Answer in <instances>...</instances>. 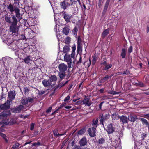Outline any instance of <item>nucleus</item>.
<instances>
[{"label":"nucleus","instance_id":"473e14b6","mask_svg":"<svg viewBox=\"0 0 149 149\" xmlns=\"http://www.w3.org/2000/svg\"><path fill=\"white\" fill-rule=\"evenodd\" d=\"M141 121L142 122L143 124H145L146 126L149 125V123L147 120L144 118H141L140 119Z\"/></svg>","mask_w":149,"mask_h":149},{"label":"nucleus","instance_id":"338daca9","mask_svg":"<svg viewBox=\"0 0 149 149\" xmlns=\"http://www.w3.org/2000/svg\"><path fill=\"white\" fill-rule=\"evenodd\" d=\"M114 92H115V91H110H110H108V93L110 94L114 95Z\"/></svg>","mask_w":149,"mask_h":149},{"label":"nucleus","instance_id":"39448f33","mask_svg":"<svg viewBox=\"0 0 149 149\" xmlns=\"http://www.w3.org/2000/svg\"><path fill=\"white\" fill-rule=\"evenodd\" d=\"M24 107L22 105H20L19 106L14 108H11V111L12 112L15 113H20Z\"/></svg>","mask_w":149,"mask_h":149},{"label":"nucleus","instance_id":"7c9ffc66","mask_svg":"<svg viewBox=\"0 0 149 149\" xmlns=\"http://www.w3.org/2000/svg\"><path fill=\"white\" fill-rule=\"evenodd\" d=\"M69 29L68 27H65L63 29V32L66 35H68L69 32Z\"/></svg>","mask_w":149,"mask_h":149},{"label":"nucleus","instance_id":"864d4df0","mask_svg":"<svg viewBox=\"0 0 149 149\" xmlns=\"http://www.w3.org/2000/svg\"><path fill=\"white\" fill-rule=\"evenodd\" d=\"M83 102L82 101L80 100L77 101L75 103V104L76 105H80Z\"/></svg>","mask_w":149,"mask_h":149},{"label":"nucleus","instance_id":"4c0bfd02","mask_svg":"<svg viewBox=\"0 0 149 149\" xmlns=\"http://www.w3.org/2000/svg\"><path fill=\"white\" fill-rule=\"evenodd\" d=\"M0 136H1L4 139L6 142L7 143L8 142V140L6 138V134L1 133H0Z\"/></svg>","mask_w":149,"mask_h":149},{"label":"nucleus","instance_id":"f704fd0d","mask_svg":"<svg viewBox=\"0 0 149 149\" xmlns=\"http://www.w3.org/2000/svg\"><path fill=\"white\" fill-rule=\"evenodd\" d=\"M105 140L104 138L102 137L99 140L98 142L99 144L100 145L103 144L105 143Z\"/></svg>","mask_w":149,"mask_h":149},{"label":"nucleus","instance_id":"72a5a7b5","mask_svg":"<svg viewBox=\"0 0 149 149\" xmlns=\"http://www.w3.org/2000/svg\"><path fill=\"white\" fill-rule=\"evenodd\" d=\"M30 56H29L25 58L24 59V61L25 63L27 64L29 63L30 61L31 60L30 58Z\"/></svg>","mask_w":149,"mask_h":149},{"label":"nucleus","instance_id":"423d86ee","mask_svg":"<svg viewBox=\"0 0 149 149\" xmlns=\"http://www.w3.org/2000/svg\"><path fill=\"white\" fill-rule=\"evenodd\" d=\"M11 114L10 111L9 110L4 111L0 113V119H3L4 118H6L8 116Z\"/></svg>","mask_w":149,"mask_h":149},{"label":"nucleus","instance_id":"8fccbe9b","mask_svg":"<svg viewBox=\"0 0 149 149\" xmlns=\"http://www.w3.org/2000/svg\"><path fill=\"white\" fill-rule=\"evenodd\" d=\"M35 125V124L34 123H32L30 125V129L31 130H33L34 128Z\"/></svg>","mask_w":149,"mask_h":149},{"label":"nucleus","instance_id":"c756f323","mask_svg":"<svg viewBox=\"0 0 149 149\" xmlns=\"http://www.w3.org/2000/svg\"><path fill=\"white\" fill-rule=\"evenodd\" d=\"M59 76L60 78V81L63 79L64 77L65 76V74L64 72H60L59 73Z\"/></svg>","mask_w":149,"mask_h":149},{"label":"nucleus","instance_id":"6ab92c4d","mask_svg":"<svg viewBox=\"0 0 149 149\" xmlns=\"http://www.w3.org/2000/svg\"><path fill=\"white\" fill-rule=\"evenodd\" d=\"M137 117L136 116H133L132 115H130L128 117V120L131 122H134L137 119Z\"/></svg>","mask_w":149,"mask_h":149},{"label":"nucleus","instance_id":"de8ad7c7","mask_svg":"<svg viewBox=\"0 0 149 149\" xmlns=\"http://www.w3.org/2000/svg\"><path fill=\"white\" fill-rule=\"evenodd\" d=\"M130 74V71L127 69L124 72H123V73H121V74L123 75L125 74L128 75Z\"/></svg>","mask_w":149,"mask_h":149},{"label":"nucleus","instance_id":"7ed1b4c3","mask_svg":"<svg viewBox=\"0 0 149 149\" xmlns=\"http://www.w3.org/2000/svg\"><path fill=\"white\" fill-rule=\"evenodd\" d=\"M96 128L92 127L89 128L88 130V132L89 136L91 137H93L96 136Z\"/></svg>","mask_w":149,"mask_h":149},{"label":"nucleus","instance_id":"e2e57ef3","mask_svg":"<svg viewBox=\"0 0 149 149\" xmlns=\"http://www.w3.org/2000/svg\"><path fill=\"white\" fill-rule=\"evenodd\" d=\"M65 103L62 104L60 105V106L58 108L59 109H60L61 108L63 107H65Z\"/></svg>","mask_w":149,"mask_h":149},{"label":"nucleus","instance_id":"c9c22d12","mask_svg":"<svg viewBox=\"0 0 149 149\" xmlns=\"http://www.w3.org/2000/svg\"><path fill=\"white\" fill-rule=\"evenodd\" d=\"M19 145V144L18 143H15L12 148L13 149H18Z\"/></svg>","mask_w":149,"mask_h":149},{"label":"nucleus","instance_id":"9d476101","mask_svg":"<svg viewBox=\"0 0 149 149\" xmlns=\"http://www.w3.org/2000/svg\"><path fill=\"white\" fill-rule=\"evenodd\" d=\"M42 82L45 87H48L52 86V83L49 80L44 79L42 81Z\"/></svg>","mask_w":149,"mask_h":149},{"label":"nucleus","instance_id":"1a4fd4ad","mask_svg":"<svg viewBox=\"0 0 149 149\" xmlns=\"http://www.w3.org/2000/svg\"><path fill=\"white\" fill-rule=\"evenodd\" d=\"M62 15L63 16V18L67 23H69L70 22V19L71 16L68 14L65 13V12L63 11L62 12Z\"/></svg>","mask_w":149,"mask_h":149},{"label":"nucleus","instance_id":"b1692460","mask_svg":"<svg viewBox=\"0 0 149 149\" xmlns=\"http://www.w3.org/2000/svg\"><path fill=\"white\" fill-rule=\"evenodd\" d=\"M112 67V65L111 64H107L105 66H103L102 70L105 71H108V70L111 68Z\"/></svg>","mask_w":149,"mask_h":149},{"label":"nucleus","instance_id":"49530a36","mask_svg":"<svg viewBox=\"0 0 149 149\" xmlns=\"http://www.w3.org/2000/svg\"><path fill=\"white\" fill-rule=\"evenodd\" d=\"M77 44H81V39L80 36H78L77 38Z\"/></svg>","mask_w":149,"mask_h":149},{"label":"nucleus","instance_id":"c03bdc74","mask_svg":"<svg viewBox=\"0 0 149 149\" xmlns=\"http://www.w3.org/2000/svg\"><path fill=\"white\" fill-rule=\"evenodd\" d=\"M48 89H47V90H45V91H39V90H38V91H39V92L38 93V94L39 95H42L44 94H45V93H46V92L47 90H48Z\"/></svg>","mask_w":149,"mask_h":149},{"label":"nucleus","instance_id":"a211bd4d","mask_svg":"<svg viewBox=\"0 0 149 149\" xmlns=\"http://www.w3.org/2000/svg\"><path fill=\"white\" fill-rule=\"evenodd\" d=\"M126 49L123 48L121 50L120 56L123 59L126 56Z\"/></svg>","mask_w":149,"mask_h":149},{"label":"nucleus","instance_id":"a878e982","mask_svg":"<svg viewBox=\"0 0 149 149\" xmlns=\"http://www.w3.org/2000/svg\"><path fill=\"white\" fill-rule=\"evenodd\" d=\"M21 103L22 105H25L28 104L27 98H22L21 99Z\"/></svg>","mask_w":149,"mask_h":149},{"label":"nucleus","instance_id":"79ce46f5","mask_svg":"<svg viewBox=\"0 0 149 149\" xmlns=\"http://www.w3.org/2000/svg\"><path fill=\"white\" fill-rule=\"evenodd\" d=\"M133 50V47L131 45L129 47L128 49V54L130 55V53L132 52Z\"/></svg>","mask_w":149,"mask_h":149},{"label":"nucleus","instance_id":"20e7f679","mask_svg":"<svg viewBox=\"0 0 149 149\" xmlns=\"http://www.w3.org/2000/svg\"><path fill=\"white\" fill-rule=\"evenodd\" d=\"M106 130L108 134H112L115 131V127H113V125L112 123L109 124Z\"/></svg>","mask_w":149,"mask_h":149},{"label":"nucleus","instance_id":"f3484780","mask_svg":"<svg viewBox=\"0 0 149 149\" xmlns=\"http://www.w3.org/2000/svg\"><path fill=\"white\" fill-rule=\"evenodd\" d=\"M49 78L51 83L52 82L55 83L57 80V77L55 75H51L49 76Z\"/></svg>","mask_w":149,"mask_h":149},{"label":"nucleus","instance_id":"2eb2a0df","mask_svg":"<svg viewBox=\"0 0 149 149\" xmlns=\"http://www.w3.org/2000/svg\"><path fill=\"white\" fill-rule=\"evenodd\" d=\"M87 141L86 137L83 138L79 141V144L81 146H84L87 144Z\"/></svg>","mask_w":149,"mask_h":149},{"label":"nucleus","instance_id":"680f3d73","mask_svg":"<svg viewBox=\"0 0 149 149\" xmlns=\"http://www.w3.org/2000/svg\"><path fill=\"white\" fill-rule=\"evenodd\" d=\"M104 103V102H101L100 103L99 105V109H102V105L103 104V103Z\"/></svg>","mask_w":149,"mask_h":149},{"label":"nucleus","instance_id":"4be33fe9","mask_svg":"<svg viewBox=\"0 0 149 149\" xmlns=\"http://www.w3.org/2000/svg\"><path fill=\"white\" fill-rule=\"evenodd\" d=\"M111 76H109L108 75H106L100 81V83H104L107 81L110 78Z\"/></svg>","mask_w":149,"mask_h":149},{"label":"nucleus","instance_id":"cd10ccee","mask_svg":"<svg viewBox=\"0 0 149 149\" xmlns=\"http://www.w3.org/2000/svg\"><path fill=\"white\" fill-rule=\"evenodd\" d=\"M109 28H108L105 30L103 32L102 34V36L104 38L109 33Z\"/></svg>","mask_w":149,"mask_h":149},{"label":"nucleus","instance_id":"69168bd1","mask_svg":"<svg viewBox=\"0 0 149 149\" xmlns=\"http://www.w3.org/2000/svg\"><path fill=\"white\" fill-rule=\"evenodd\" d=\"M24 91L26 93L29 91V89L27 87L24 88Z\"/></svg>","mask_w":149,"mask_h":149},{"label":"nucleus","instance_id":"aec40b11","mask_svg":"<svg viewBox=\"0 0 149 149\" xmlns=\"http://www.w3.org/2000/svg\"><path fill=\"white\" fill-rule=\"evenodd\" d=\"M3 110H8L10 109V105H8L6 104V103H5L3 104H1Z\"/></svg>","mask_w":149,"mask_h":149},{"label":"nucleus","instance_id":"f8f14e48","mask_svg":"<svg viewBox=\"0 0 149 149\" xmlns=\"http://www.w3.org/2000/svg\"><path fill=\"white\" fill-rule=\"evenodd\" d=\"M110 0H106L102 12V14L103 15H104L105 14L110 2Z\"/></svg>","mask_w":149,"mask_h":149},{"label":"nucleus","instance_id":"3c124183","mask_svg":"<svg viewBox=\"0 0 149 149\" xmlns=\"http://www.w3.org/2000/svg\"><path fill=\"white\" fill-rule=\"evenodd\" d=\"M13 100H10V99H8L5 102V103H6V104H8V105H10L11 104V102Z\"/></svg>","mask_w":149,"mask_h":149},{"label":"nucleus","instance_id":"4468645a","mask_svg":"<svg viewBox=\"0 0 149 149\" xmlns=\"http://www.w3.org/2000/svg\"><path fill=\"white\" fill-rule=\"evenodd\" d=\"M70 4L69 3L65 1L60 3V6L61 8L64 10L66 9L67 7L70 6Z\"/></svg>","mask_w":149,"mask_h":149},{"label":"nucleus","instance_id":"603ef678","mask_svg":"<svg viewBox=\"0 0 149 149\" xmlns=\"http://www.w3.org/2000/svg\"><path fill=\"white\" fill-rule=\"evenodd\" d=\"M78 31V29H77V27L75 26L74 27V29L72 31V32L73 33H77Z\"/></svg>","mask_w":149,"mask_h":149},{"label":"nucleus","instance_id":"58836bf2","mask_svg":"<svg viewBox=\"0 0 149 149\" xmlns=\"http://www.w3.org/2000/svg\"><path fill=\"white\" fill-rule=\"evenodd\" d=\"M85 132V129L84 128H82L77 133L78 134L80 135L83 134Z\"/></svg>","mask_w":149,"mask_h":149},{"label":"nucleus","instance_id":"a18cd8bd","mask_svg":"<svg viewBox=\"0 0 149 149\" xmlns=\"http://www.w3.org/2000/svg\"><path fill=\"white\" fill-rule=\"evenodd\" d=\"M147 135V134L146 133H143L141 134V141H143L145 139V138L146 137Z\"/></svg>","mask_w":149,"mask_h":149},{"label":"nucleus","instance_id":"0eeeda50","mask_svg":"<svg viewBox=\"0 0 149 149\" xmlns=\"http://www.w3.org/2000/svg\"><path fill=\"white\" fill-rule=\"evenodd\" d=\"M16 93H15V91H10L8 93V99H10V100H13L15 98Z\"/></svg>","mask_w":149,"mask_h":149},{"label":"nucleus","instance_id":"4d7b16f0","mask_svg":"<svg viewBox=\"0 0 149 149\" xmlns=\"http://www.w3.org/2000/svg\"><path fill=\"white\" fill-rule=\"evenodd\" d=\"M70 97L69 95L67 96L64 99V102H66L68 100H69Z\"/></svg>","mask_w":149,"mask_h":149},{"label":"nucleus","instance_id":"052dcab7","mask_svg":"<svg viewBox=\"0 0 149 149\" xmlns=\"http://www.w3.org/2000/svg\"><path fill=\"white\" fill-rule=\"evenodd\" d=\"M71 57L73 58H74L75 56V52H72L71 54Z\"/></svg>","mask_w":149,"mask_h":149},{"label":"nucleus","instance_id":"13d9d810","mask_svg":"<svg viewBox=\"0 0 149 149\" xmlns=\"http://www.w3.org/2000/svg\"><path fill=\"white\" fill-rule=\"evenodd\" d=\"M59 109L58 108L56 110L53 112L51 114V115L53 116L56 113H57L58 111L59 110Z\"/></svg>","mask_w":149,"mask_h":149},{"label":"nucleus","instance_id":"dca6fc26","mask_svg":"<svg viewBox=\"0 0 149 149\" xmlns=\"http://www.w3.org/2000/svg\"><path fill=\"white\" fill-rule=\"evenodd\" d=\"M120 122H122L123 124L128 123V118L125 116L122 115L119 117Z\"/></svg>","mask_w":149,"mask_h":149},{"label":"nucleus","instance_id":"e433bc0d","mask_svg":"<svg viewBox=\"0 0 149 149\" xmlns=\"http://www.w3.org/2000/svg\"><path fill=\"white\" fill-rule=\"evenodd\" d=\"M10 124L11 125H13L16 123V119L15 118H12L10 121Z\"/></svg>","mask_w":149,"mask_h":149},{"label":"nucleus","instance_id":"6e6552de","mask_svg":"<svg viewBox=\"0 0 149 149\" xmlns=\"http://www.w3.org/2000/svg\"><path fill=\"white\" fill-rule=\"evenodd\" d=\"M64 59L65 61L68 62V67H71V65L72 63V60L70 55H68L67 54H66L64 56Z\"/></svg>","mask_w":149,"mask_h":149},{"label":"nucleus","instance_id":"5fc2aeb1","mask_svg":"<svg viewBox=\"0 0 149 149\" xmlns=\"http://www.w3.org/2000/svg\"><path fill=\"white\" fill-rule=\"evenodd\" d=\"M138 86L141 87H144V84L142 82H139Z\"/></svg>","mask_w":149,"mask_h":149},{"label":"nucleus","instance_id":"6e6d98bb","mask_svg":"<svg viewBox=\"0 0 149 149\" xmlns=\"http://www.w3.org/2000/svg\"><path fill=\"white\" fill-rule=\"evenodd\" d=\"M143 117L149 120V113L144 114Z\"/></svg>","mask_w":149,"mask_h":149},{"label":"nucleus","instance_id":"bf43d9fd","mask_svg":"<svg viewBox=\"0 0 149 149\" xmlns=\"http://www.w3.org/2000/svg\"><path fill=\"white\" fill-rule=\"evenodd\" d=\"M107 64V62L105 61H102L100 63V64L101 65H104V66H105Z\"/></svg>","mask_w":149,"mask_h":149},{"label":"nucleus","instance_id":"ea45409f","mask_svg":"<svg viewBox=\"0 0 149 149\" xmlns=\"http://www.w3.org/2000/svg\"><path fill=\"white\" fill-rule=\"evenodd\" d=\"M93 59L92 61V64L94 65L96 62V60H97V58L95 55H93Z\"/></svg>","mask_w":149,"mask_h":149},{"label":"nucleus","instance_id":"f257e3e1","mask_svg":"<svg viewBox=\"0 0 149 149\" xmlns=\"http://www.w3.org/2000/svg\"><path fill=\"white\" fill-rule=\"evenodd\" d=\"M7 8L11 13L13 21L12 22L11 17L8 14L5 15V20L7 23L11 24L10 27V31L12 33H15L18 29L17 26L18 20L20 21L22 19V15L20 13V9L14 6V4L10 3L8 6H7Z\"/></svg>","mask_w":149,"mask_h":149},{"label":"nucleus","instance_id":"5701e85b","mask_svg":"<svg viewBox=\"0 0 149 149\" xmlns=\"http://www.w3.org/2000/svg\"><path fill=\"white\" fill-rule=\"evenodd\" d=\"M98 118H96L95 119H94L92 120V126L95 127H97L98 125Z\"/></svg>","mask_w":149,"mask_h":149},{"label":"nucleus","instance_id":"9b49d317","mask_svg":"<svg viewBox=\"0 0 149 149\" xmlns=\"http://www.w3.org/2000/svg\"><path fill=\"white\" fill-rule=\"evenodd\" d=\"M58 68L60 72H64L67 69V66L64 64H59Z\"/></svg>","mask_w":149,"mask_h":149},{"label":"nucleus","instance_id":"c85d7f7f","mask_svg":"<svg viewBox=\"0 0 149 149\" xmlns=\"http://www.w3.org/2000/svg\"><path fill=\"white\" fill-rule=\"evenodd\" d=\"M77 52L78 53L81 52L82 51V44H77Z\"/></svg>","mask_w":149,"mask_h":149},{"label":"nucleus","instance_id":"f03ea898","mask_svg":"<svg viewBox=\"0 0 149 149\" xmlns=\"http://www.w3.org/2000/svg\"><path fill=\"white\" fill-rule=\"evenodd\" d=\"M110 117L109 111H105L103 114H100L99 116V118L100 119V124L104 125L103 123L106 120L109 119Z\"/></svg>","mask_w":149,"mask_h":149},{"label":"nucleus","instance_id":"37998d69","mask_svg":"<svg viewBox=\"0 0 149 149\" xmlns=\"http://www.w3.org/2000/svg\"><path fill=\"white\" fill-rule=\"evenodd\" d=\"M40 145L42 146V144L39 141L37 142V143H34L32 144V146H38Z\"/></svg>","mask_w":149,"mask_h":149},{"label":"nucleus","instance_id":"774afa93","mask_svg":"<svg viewBox=\"0 0 149 149\" xmlns=\"http://www.w3.org/2000/svg\"><path fill=\"white\" fill-rule=\"evenodd\" d=\"M102 0H99L98 5L99 7H100L102 4Z\"/></svg>","mask_w":149,"mask_h":149},{"label":"nucleus","instance_id":"a19ab883","mask_svg":"<svg viewBox=\"0 0 149 149\" xmlns=\"http://www.w3.org/2000/svg\"><path fill=\"white\" fill-rule=\"evenodd\" d=\"M7 42V44L9 45H12L13 43V41L11 39H8V40Z\"/></svg>","mask_w":149,"mask_h":149},{"label":"nucleus","instance_id":"09e8293b","mask_svg":"<svg viewBox=\"0 0 149 149\" xmlns=\"http://www.w3.org/2000/svg\"><path fill=\"white\" fill-rule=\"evenodd\" d=\"M34 99V98H31L29 97H28V103L29 102L32 103L33 102Z\"/></svg>","mask_w":149,"mask_h":149},{"label":"nucleus","instance_id":"2f4dec72","mask_svg":"<svg viewBox=\"0 0 149 149\" xmlns=\"http://www.w3.org/2000/svg\"><path fill=\"white\" fill-rule=\"evenodd\" d=\"M52 109V107L51 106L49 107L46 110V111L45 113H44L42 114V115H44L45 116H47V114H45V113H47V114L49 113H50Z\"/></svg>","mask_w":149,"mask_h":149},{"label":"nucleus","instance_id":"393cba45","mask_svg":"<svg viewBox=\"0 0 149 149\" xmlns=\"http://www.w3.org/2000/svg\"><path fill=\"white\" fill-rule=\"evenodd\" d=\"M53 132L54 135V136H61L64 134H60L58 133V130L57 129H55L53 130Z\"/></svg>","mask_w":149,"mask_h":149},{"label":"nucleus","instance_id":"412c9836","mask_svg":"<svg viewBox=\"0 0 149 149\" xmlns=\"http://www.w3.org/2000/svg\"><path fill=\"white\" fill-rule=\"evenodd\" d=\"M69 81V80H67L65 82L63 83V82H61L56 87V88L54 89V91L52 93V95L55 92V90L56 88H57L58 87H62L64 86Z\"/></svg>","mask_w":149,"mask_h":149},{"label":"nucleus","instance_id":"0e129e2a","mask_svg":"<svg viewBox=\"0 0 149 149\" xmlns=\"http://www.w3.org/2000/svg\"><path fill=\"white\" fill-rule=\"evenodd\" d=\"M82 57L81 56H80V57L79 58V61L77 62V63L80 64V63H81V61H82Z\"/></svg>","mask_w":149,"mask_h":149},{"label":"nucleus","instance_id":"ddd939ff","mask_svg":"<svg viewBox=\"0 0 149 149\" xmlns=\"http://www.w3.org/2000/svg\"><path fill=\"white\" fill-rule=\"evenodd\" d=\"M85 98L82 100L83 104L88 106H90L91 105V103L89 102L90 98H87V96L86 95L85 96Z\"/></svg>","mask_w":149,"mask_h":149},{"label":"nucleus","instance_id":"bb28decb","mask_svg":"<svg viewBox=\"0 0 149 149\" xmlns=\"http://www.w3.org/2000/svg\"><path fill=\"white\" fill-rule=\"evenodd\" d=\"M70 50L69 47L68 45H65L63 48V52L64 53L67 54Z\"/></svg>","mask_w":149,"mask_h":149}]
</instances>
